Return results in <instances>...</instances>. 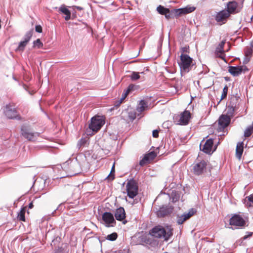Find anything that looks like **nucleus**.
<instances>
[{
  "instance_id": "f257e3e1",
  "label": "nucleus",
  "mask_w": 253,
  "mask_h": 253,
  "mask_svg": "<svg viewBox=\"0 0 253 253\" xmlns=\"http://www.w3.org/2000/svg\"><path fill=\"white\" fill-rule=\"evenodd\" d=\"M150 234L155 238H163L167 241L172 236V232L170 229H165L162 226H156L150 230Z\"/></svg>"
},
{
  "instance_id": "f03ea898",
  "label": "nucleus",
  "mask_w": 253,
  "mask_h": 253,
  "mask_svg": "<svg viewBox=\"0 0 253 253\" xmlns=\"http://www.w3.org/2000/svg\"><path fill=\"white\" fill-rule=\"evenodd\" d=\"M21 135L28 141H34L40 135V133L34 131L30 126L25 124L21 127Z\"/></svg>"
},
{
  "instance_id": "7ed1b4c3",
  "label": "nucleus",
  "mask_w": 253,
  "mask_h": 253,
  "mask_svg": "<svg viewBox=\"0 0 253 253\" xmlns=\"http://www.w3.org/2000/svg\"><path fill=\"white\" fill-rule=\"evenodd\" d=\"M1 109L7 118L17 120L21 119V117L17 114L16 109L10 104L6 105Z\"/></svg>"
},
{
  "instance_id": "20e7f679",
  "label": "nucleus",
  "mask_w": 253,
  "mask_h": 253,
  "mask_svg": "<svg viewBox=\"0 0 253 253\" xmlns=\"http://www.w3.org/2000/svg\"><path fill=\"white\" fill-rule=\"evenodd\" d=\"M126 189L127 196L131 199H133L138 194V185L133 178L130 179L128 181Z\"/></svg>"
},
{
  "instance_id": "39448f33",
  "label": "nucleus",
  "mask_w": 253,
  "mask_h": 253,
  "mask_svg": "<svg viewBox=\"0 0 253 253\" xmlns=\"http://www.w3.org/2000/svg\"><path fill=\"white\" fill-rule=\"evenodd\" d=\"M104 123V120L102 117L95 116L91 118L89 128L93 131L97 132L101 128Z\"/></svg>"
},
{
  "instance_id": "423d86ee",
  "label": "nucleus",
  "mask_w": 253,
  "mask_h": 253,
  "mask_svg": "<svg viewBox=\"0 0 253 253\" xmlns=\"http://www.w3.org/2000/svg\"><path fill=\"white\" fill-rule=\"evenodd\" d=\"M237 97L236 96L232 97L227 106L225 110V115H227L229 118L231 119L234 115L235 111L237 108Z\"/></svg>"
},
{
  "instance_id": "0eeeda50",
  "label": "nucleus",
  "mask_w": 253,
  "mask_h": 253,
  "mask_svg": "<svg viewBox=\"0 0 253 253\" xmlns=\"http://www.w3.org/2000/svg\"><path fill=\"white\" fill-rule=\"evenodd\" d=\"M207 163L204 161L197 162L192 165V171L195 175H202L206 171Z\"/></svg>"
},
{
  "instance_id": "6e6552de",
  "label": "nucleus",
  "mask_w": 253,
  "mask_h": 253,
  "mask_svg": "<svg viewBox=\"0 0 253 253\" xmlns=\"http://www.w3.org/2000/svg\"><path fill=\"white\" fill-rule=\"evenodd\" d=\"M225 43V40H223L221 42L218 44V46L216 47L215 55L216 58H219V60L222 61L223 62L226 63H232L233 60L230 61L228 63L225 57V53L223 50V46Z\"/></svg>"
},
{
  "instance_id": "1a4fd4ad",
  "label": "nucleus",
  "mask_w": 253,
  "mask_h": 253,
  "mask_svg": "<svg viewBox=\"0 0 253 253\" xmlns=\"http://www.w3.org/2000/svg\"><path fill=\"white\" fill-rule=\"evenodd\" d=\"M102 218L106 227H114L116 225V220L111 212H105L102 214Z\"/></svg>"
},
{
  "instance_id": "9d476101",
  "label": "nucleus",
  "mask_w": 253,
  "mask_h": 253,
  "mask_svg": "<svg viewBox=\"0 0 253 253\" xmlns=\"http://www.w3.org/2000/svg\"><path fill=\"white\" fill-rule=\"evenodd\" d=\"M231 119L227 115L224 114L221 115L218 120V126L217 130L218 132H221L223 131L225 128H226L230 124Z\"/></svg>"
},
{
  "instance_id": "9b49d317",
  "label": "nucleus",
  "mask_w": 253,
  "mask_h": 253,
  "mask_svg": "<svg viewBox=\"0 0 253 253\" xmlns=\"http://www.w3.org/2000/svg\"><path fill=\"white\" fill-rule=\"evenodd\" d=\"M173 210V207L169 206H163L157 212L159 217H163L170 214Z\"/></svg>"
},
{
  "instance_id": "f8f14e48",
  "label": "nucleus",
  "mask_w": 253,
  "mask_h": 253,
  "mask_svg": "<svg viewBox=\"0 0 253 253\" xmlns=\"http://www.w3.org/2000/svg\"><path fill=\"white\" fill-rule=\"evenodd\" d=\"M196 212L194 209H191L187 213H184L181 216L177 217V223L178 224H182L185 221L189 218Z\"/></svg>"
},
{
  "instance_id": "ddd939ff",
  "label": "nucleus",
  "mask_w": 253,
  "mask_h": 253,
  "mask_svg": "<svg viewBox=\"0 0 253 253\" xmlns=\"http://www.w3.org/2000/svg\"><path fill=\"white\" fill-rule=\"evenodd\" d=\"M229 11L222 10L217 13L215 16V20L218 22L225 23L227 18L229 16Z\"/></svg>"
},
{
  "instance_id": "4468645a",
  "label": "nucleus",
  "mask_w": 253,
  "mask_h": 253,
  "mask_svg": "<svg viewBox=\"0 0 253 253\" xmlns=\"http://www.w3.org/2000/svg\"><path fill=\"white\" fill-rule=\"evenodd\" d=\"M190 113L188 111H184L180 115L177 124L180 125H186L188 124L190 118Z\"/></svg>"
},
{
  "instance_id": "2eb2a0df",
  "label": "nucleus",
  "mask_w": 253,
  "mask_h": 253,
  "mask_svg": "<svg viewBox=\"0 0 253 253\" xmlns=\"http://www.w3.org/2000/svg\"><path fill=\"white\" fill-rule=\"evenodd\" d=\"M213 144V140L212 139H209L206 141L202 147L200 145V149L206 154H211Z\"/></svg>"
},
{
  "instance_id": "dca6fc26",
  "label": "nucleus",
  "mask_w": 253,
  "mask_h": 253,
  "mask_svg": "<svg viewBox=\"0 0 253 253\" xmlns=\"http://www.w3.org/2000/svg\"><path fill=\"white\" fill-rule=\"evenodd\" d=\"M114 216L117 220L122 221L126 217V212L124 208H118L115 211Z\"/></svg>"
},
{
  "instance_id": "f3484780",
  "label": "nucleus",
  "mask_w": 253,
  "mask_h": 253,
  "mask_svg": "<svg viewBox=\"0 0 253 253\" xmlns=\"http://www.w3.org/2000/svg\"><path fill=\"white\" fill-rule=\"evenodd\" d=\"M196 9V7L194 6H191L188 5L183 8H180L178 9H176V11L175 12H177L178 16L181 14H185L191 13L194 11Z\"/></svg>"
},
{
  "instance_id": "a211bd4d",
  "label": "nucleus",
  "mask_w": 253,
  "mask_h": 253,
  "mask_svg": "<svg viewBox=\"0 0 253 253\" xmlns=\"http://www.w3.org/2000/svg\"><path fill=\"white\" fill-rule=\"evenodd\" d=\"M69 164H71V166L72 167H75V171L76 173L75 174H78L80 171V169H79V168H80V166L79 165L78 162L77 161V159H76L74 161L69 160L68 161H66L65 163L63 164L62 168H65L67 165H69Z\"/></svg>"
},
{
  "instance_id": "6ab92c4d",
  "label": "nucleus",
  "mask_w": 253,
  "mask_h": 253,
  "mask_svg": "<svg viewBox=\"0 0 253 253\" xmlns=\"http://www.w3.org/2000/svg\"><path fill=\"white\" fill-rule=\"evenodd\" d=\"M58 10L66 15L64 17L65 20L68 21L71 18V12L65 5H61Z\"/></svg>"
},
{
  "instance_id": "aec40b11",
  "label": "nucleus",
  "mask_w": 253,
  "mask_h": 253,
  "mask_svg": "<svg viewBox=\"0 0 253 253\" xmlns=\"http://www.w3.org/2000/svg\"><path fill=\"white\" fill-rule=\"evenodd\" d=\"M237 8V2L234 1H229L227 4V9L225 11H229V14L233 13L235 12Z\"/></svg>"
},
{
  "instance_id": "412c9836",
  "label": "nucleus",
  "mask_w": 253,
  "mask_h": 253,
  "mask_svg": "<svg viewBox=\"0 0 253 253\" xmlns=\"http://www.w3.org/2000/svg\"><path fill=\"white\" fill-rule=\"evenodd\" d=\"M229 225L231 227H228L233 230L237 229V213H235L234 215L230 218L229 221Z\"/></svg>"
},
{
  "instance_id": "4be33fe9",
  "label": "nucleus",
  "mask_w": 253,
  "mask_h": 253,
  "mask_svg": "<svg viewBox=\"0 0 253 253\" xmlns=\"http://www.w3.org/2000/svg\"><path fill=\"white\" fill-rule=\"evenodd\" d=\"M180 57L181 63H192L193 58L187 54L181 53Z\"/></svg>"
},
{
  "instance_id": "5701e85b",
  "label": "nucleus",
  "mask_w": 253,
  "mask_h": 253,
  "mask_svg": "<svg viewBox=\"0 0 253 253\" xmlns=\"http://www.w3.org/2000/svg\"><path fill=\"white\" fill-rule=\"evenodd\" d=\"M148 107V105L146 102L144 100H141L137 106V111L141 113L144 111Z\"/></svg>"
},
{
  "instance_id": "b1692460",
  "label": "nucleus",
  "mask_w": 253,
  "mask_h": 253,
  "mask_svg": "<svg viewBox=\"0 0 253 253\" xmlns=\"http://www.w3.org/2000/svg\"><path fill=\"white\" fill-rule=\"evenodd\" d=\"M181 74L188 73L191 69V64H178Z\"/></svg>"
},
{
  "instance_id": "393cba45",
  "label": "nucleus",
  "mask_w": 253,
  "mask_h": 253,
  "mask_svg": "<svg viewBox=\"0 0 253 253\" xmlns=\"http://www.w3.org/2000/svg\"><path fill=\"white\" fill-rule=\"evenodd\" d=\"M176 9H174L173 10H170L168 9V12H167L165 14V16L166 19H169L170 18L173 17L174 16H178L177 12H175Z\"/></svg>"
},
{
  "instance_id": "a878e982",
  "label": "nucleus",
  "mask_w": 253,
  "mask_h": 253,
  "mask_svg": "<svg viewBox=\"0 0 253 253\" xmlns=\"http://www.w3.org/2000/svg\"><path fill=\"white\" fill-rule=\"evenodd\" d=\"M248 222V217L242 218L238 215V226L243 227L246 226V223Z\"/></svg>"
},
{
  "instance_id": "bb28decb",
  "label": "nucleus",
  "mask_w": 253,
  "mask_h": 253,
  "mask_svg": "<svg viewBox=\"0 0 253 253\" xmlns=\"http://www.w3.org/2000/svg\"><path fill=\"white\" fill-rule=\"evenodd\" d=\"M33 29H31L30 31L27 32L24 36V40L23 41L28 43L33 35Z\"/></svg>"
},
{
  "instance_id": "cd10ccee",
  "label": "nucleus",
  "mask_w": 253,
  "mask_h": 253,
  "mask_svg": "<svg viewBox=\"0 0 253 253\" xmlns=\"http://www.w3.org/2000/svg\"><path fill=\"white\" fill-rule=\"evenodd\" d=\"M253 133V124L250 126H249L245 130L244 132V136L245 137H250L252 133Z\"/></svg>"
},
{
  "instance_id": "c85d7f7f",
  "label": "nucleus",
  "mask_w": 253,
  "mask_h": 253,
  "mask_svg": "<svg viewBox=\"0 0 253 253\" xmlns=\"http://www.w3.org/2000/svg\"><path fill=\"white\" fill-rule=\"evenodd\" d=\"M26 211V208H23L21 209L20 211L18 213V218L21 221H25V213Z\"/></svg>"
},
{
  "instance_id": "c756f323",
  "label": "nucleus",
  "mask_w": 253,
  "mask_h": 253,
  "mask_svg": "<svg viewBox=\"0 0 253 253\" xmlns=\"http://www.w3.org/2000/svg\"><path fill=\"white\" fill-rule=\"evenodd\" d=\"M168 8H166L164 7V6H162L161 5H159L157 7V11L158 12L161 14V15H164L167 12H168Z\"/></svg>"
},
{
  "instance_id": "7c9ffc66",
  "label": "nucleus",
  "mask_w": 253,
  "mask_h": 253,
  "mask_svg": "<svg viewBox=\"0 0 253 253\" xmlns=\"http://www.w3.org/2000/svg\"><path fill=\"white\" fill-rule=\"evenodd\" d=\"M246 204L247 207H253V194L246 198Z\"/></svg>"
},
{
  "instance_id": "2f4dec72",
  "label": "nucleus",
  "mask_w": 253,
  "mask_h": 253,
  "mask_svg": "<svg viewBox=\"0 0 253 253\" xmlns=\"http://www.w3.org/2000/svg\"><path fill=\"white\" fill-rule=\"evenodd\" d=\"M129 77L132 81H136L140 79L139 73L136 72H132Z\"/></svg>"
},
{
  "instance_id": "473e14b6",
  "label": "nucleus",
  "mask_w": 253,
  "mask_h": 253,
  "mask_svg": "<svg viewBox=\"0 0 253 253\" xmlns=\"http://www.w3.org/2000/svg\"><path fill=\"white\" fill-rule=\"evenodd\" d=\"M180 194L175 191H172L171 193V197L172 202H175L178 201L180 198Z\"/></svg>"
},
{
  "instance_id": "72a5a7b5",
  "label": "nucleus",
  "mask_w": 253,
  "mask_h": 253,
  "mask_svg": "<svg viewBox=\"0 0 253 253\" xmlns=\"http://www.w3.org/2000/svg\"><path fill=\"white\" fill-rule=\"evenodd\" d=\"M244 149V143L243 142L238 143V159H240L242 155Z\"/></svg>"
},
{
  "instance_id": "f704fd0d",
  "label": "nucleus",
  "mask_w": 253,
  "mask_h": 253,
  "mask_svg": "<svg viewBox=\"0 0 253 253\" xmlns=\"http://www.w3.org/2000/svg\"><path fill=\"white\" fill-rule=\"evenodd\" d=\"M117 234L115 232H114L111 234L107 235L106 239L111 241H114L117 239Z\"/></svg>"
},
{
  "instance_id": "c9c22d12",
  "label": "nucleus",
  "mask_w": 253,
  "mask_h": 253,
  "mask_svg": "<svg viewBox=\"0 0 253 253\" xmlns=\"http://www.w3.org/2000/svg\"><path fill=\"white\" fill-rule=\"evenodd\" d=\"M228 92V86L226 85L224 86V87L223 88L222 93L221 96V98L219 101L218 102V104L219 103V102L223 99H224L226 96Z\"/></svg>"
},
{
  "instance_id": "e433bc0d",
  "label": "nucleus",
  "mask_w": 253,
  "mask_h": 253,
  "mask_svg": "<svg viewBox=\"0 0 253 253\" xmlns=\"http://www.w3.org/2000/svg\"><path fill=\"white\" fill-rule=\"evenodd\" d=\"M27 43L26 42H25L24 41H21L19 43V44H18V46L17 47V48L16 49V50H19V51H21V50H23L25 47V46H26L27 45Z\"/></svg>"
},
{
  "instance_id": "4c0bfd02",
  "label": "nucleus",
  "mask_w": 253,
  "mask_h": 253,
  "mask_svg": "<svg viewBox=\"0 0 253 253\" xmlns=\"http://www.w3.org/2000/svg\"><path fill=\"white\" fill-rule=\"evenodd\" d=\"M229 72L234 76H237V66H229Z\"/></svg>"
},
{
  "instance_id": "58836bf2",
  "label": "nucleus",
  "mask_w": 253,
  "mask_h": 253,
  "mask_svg": "<svg viewBox=\"0 0 253 253\" xmlns=\"http://www.w3.org/2000/svg\"><path fill=\"white\" fill-rule=\"evenodd\" d=\"M43 45L40 39H37L33 42V46L37 47L38 48H41Z\"/></svg>"
},
{
  "instance_id": "ea45409f",
  "label": "nucleus",
  "mask_w": 253,
  "mask_h": 253,
  "mask_svg": "<svg viewBox=\"0 0 253 253\" xmlns=\"http://www.w3.org/2000/svg\"><path fill=\"white\" fill-rule=\"evenodd\" d=\"M248 69L247 68V67L245 65H243L241 66H238V75L241 74V73L243 72L245 73L246 71H248Z\"/></svg>"
},
{
  "instance_id": "a19ab883",
  "label": "nucleus",
  "mask_w": 253,
  "mask_h": 253,
  "mask_svg": "<svg viewBox=\"0 0 253 253\" xmlns=\"http://www.w3.org/2000/svg\"><path fill=\"white\" fill-rule=\"evenodd\" d=\"M149 160V158H148V156H145L144 158L141 160L139 162V165L141 166H144L146 163Z\"/></svg>"
},
{
  "instance_id": "79ce46f5",
  "label": "nucleus",
  "mask_w": 253,
  "mask_h": 253,
  "mask_svg": "<svg viewBox=\"0 0 253 253\" xmlns=\"http://www.w3.org/2000/svg\"><path fill=\"white\" fill-rule=\"evenodd\" d=\"M128 116L130 120L133 121L136 118V113L133 111H130L128 112Z\"/></svg>"
},
{
  "instance_id": "37998d69",
  "label": "nucleus",
  "mask_w": 253,
  "mask_h": 253,
  "mask_svg": "<svg viewBox=\"0 0 253 253\" xmlns=\"http://www.w3.org/2000/svg\"><path fill=\"white\" fill-rule=\"evenodd\" d=\"M35 31L37 33H41L42 31V28L40 25H37L35 26Z\"/></svg>"
},
{
  "instance_id": "c03bdc74",
  "label": "nucleus",
  "mask_w": 253,
  "mask_h": 253,
  "mask_svg": "<svg viewBox=\"0 0 253 253\" xmlns=\"http://www.w3.org/2000/svg\"><path fill=\"white\" fill-rule=\"evenodd\" d=\"M133 88V85L130 84L128 86L127 89L125 91V93H126V95H128V93L131 91Z\"/></svg>"
},
{
  "instance_id": "a18cd8bd",
  "label": "nucleus",
  "mask_w": 253,
  "mask_h": 253,
  "mask_svg": "<svg viewBox=\"0 0 253 253\" xmlns=\"http://www.w3.org/2000/svg\"><path fill=\"white\" fill-rule=\"evenodd\" d=\"M252 54V51L250 50L248 52L246 53V57L245 58V61H244L243 63H245V62H248L249 61V59H248V56Z\"/></svg>"
},
{
  "instance_id": "49530a36",
  "label": "nucleus",
  "mask_w": 253,
  "mask_h": 253,
  "mask_svg": "<svg viewBox=\"0 0 253 253\" xmlns=\"http://www.w3.org/2000/svg\"><path fill=\"white\" fill-rule=\"evenodd\" d=\"M54 253H66L64 249L62 248L58 247V249H56Z\"/></svg>"
},
{
  "instance_id": "de8ad7c7",
  "label": "nucleus",
  "mask_w": 253,
  "mask_h": 253,
  "mask_svg": "<svg viewBox=\"0 0 253 253\" xmlns=\"http://www.w3.org/2000/svg\"><path fill=\"white\" fill-rule=\"evenodd\" d=\"M145 156H148V158L149 160L151 159H153L156 157V154L154 152H151L148 154L146 155Z\"/></svg>"
},
{
  "instance_id": "09e8293b",
  "label": "nucleus",
  "mask_w": 253,
  "mask_h": 253,
  "mask_svg": "<svg viewBox=\"0 0 253 253\" xmlns=\"http://www.w3.org/2000/svg\"><path fill=\"white\" fill-rule=\"evenodd\" d=\"M86 143V140L84 139H81L80 141L78 143V146H79L80 147L82 146V145H84Z\"/></svg>"
},
{
  "instance_id": "8fccbe9b",
  "label": "nucleus",
  "mask_w": 253,
  "mask_h": 253,
  "mask_svg": "<svg viewBox=\"0 0 253 253\" xmlns=\"http://www.w3.org/2000/svg\"><path fill=\"white\" fill-rule=\"evenodd\" d=\"M153 137L157 138L159 136V131L157 129L154 130L152 133Z\"/></svg>"
},
{
  "instance_id": "3c124183",
  "label": "nucleus",
  "mask_w": 253,
  "mask_h": 253,
  "mask_svg": "<svg viewBox=\"0 0 253 253\" xmlns=\"http://www.w3.org/2000/svg\"><path fill=\"white\" fill-rule=\"evenodd\" d=\"M253 234V232L249 233L247 235H245L244 236L243 238H241L240 240L243 241V240H244L247 239L249 237H251L252 236Z\"/></svg>"
},
{
  "instance_id": "603ef678",
  "label": "nucleus",
  "mask_w": 253,
  "mask_h": 253,
  "mask_svg": "<svg viewBox=\"0 0 253 253\" xmlns=\"http://www.w3.org/2000/svg\"><path fill=\"white\" fill-rule=\"evenodd\" d=\"M115 172V163H114L112 168H111V172H110V174H112V173H114Z\"/></svg>"
},
{
  "instance_id": "864d4df0",
  "label": "nucleus",
  "mask_w": 253,
  "mask_h": 253,
  "mask_svg": "<svg viewBox=\"0 0 253 253\" xmlns=\"http://www.w3.org/2000/svg\"><path fill=\"white\" fill-rule=\"evenodd\" d=\"M187 49H188V48H187V47H186V46H185V47H182V48H181V51H182V52H183L182 53H184V52H187Z\"/></svg>"
},
{
  "instance_id": "5fc2aeb1",
  "label": "nucleus",
  "mask_w": 253,
  "mask_h": 253,
  "mask_svg": "<svg viewBox=\"0 0 253 253\" xmlns=\"http://www.w3.org/2000/svg\"><path fill=\"white\" fill-rule=\"evenodd\" d=\"M124 99H123V98L121 97V98L120 99V100L118 101L117 104H116V106H119L120 105V104H121L122 103V102L123 101Z\"/></svg>"
},
{
  "instance_id": "6e6d98bb",
  "label": "nucleus",
  "mask_w": 253,
  "mask_h": 253,
  "mask_svg": "<svg viewBox=\"0 0 253 253\" xmlns=\"http://www.w3.org/2000/svg\"><path fill=\"white\" fill-rule=\"evenodd\" d=\"M244 0H238V3H239V2H241V3H242H242H243V2H244ZM240 8H241V7H240V6L239 5V4H238V10H239V9H240Z\"/></svg>"
},
{
  "instance_id": "4d7b16f0",
  "label": "nucleus",
  "mask_w": 253,
  "mask_h": 253,
  "mask_svg": "<svg viewBox=\"0 0 253 253\" xmlns=\"http://www.w3.org/2000/svg\"><path fill=\"white\" fill-rule=\"evenodd\" d=\"M75 8L79 10H82L83 9V7L79 6H76Z\"/></svg>"
},
{
  "instance_id": "13d9d810",
  "label": "nucleus",
  "mask_w": 253,
  "mask_h": 253,
  "mask_svg": "<svg viewBox=\"0 0 253 253\" xmlns=\"http://www.w3.org/2000/svg\"><path fill=\"white\" fill-rule=\"evenodd\" d=\"M127 95L126 94V93H124L123 94H122V97L123 98V99H125L126 97L127 96Z\"/></svg>"
},
{
  "instance_id": "bf43d9fd",
  "label": "nucleus",
  "mask_w": 253,
  "mask_h": 253,
  "mask_svg": "<svg viewBox=\"0 0 253 253\" xmlns=\"http://www.w3.org/2000/svg\"><path fill=\"white\" fill-rule=\"evenodd\" d=\"M33 207V204L32 203H30L29 204V208L30 209H32V208Z\"/></svg>"
},
{
  "instance_id": "052dcab7",
  "label": "nucleus",
  "mask_w": 253,
  "mask_h": 253,
  "mask_svg": "<svg viewBox=\"0 0 253 253\" xmlns=\"http://www.w3.org/2000/svg\"><path fill=\"white\" fill-rule=\"evenodd\" d=\"M141 60H143V62H146L150 60V58H145V59H141Z\"/></svg>"
},
{
  "instance_id": "680f3d73",
  "label": "nucleus",
  "mask_w": 253,
  "mask_h": 253,
  "mask_svg": "<svg viewBox=\"0 0 253 253\" xmlns=\"http://www.w3.org/2000/svg\"><path fill=\"white\" fill-rule=\"evenodd\" d=\"M237 151H238V150H237V145L236 147V149H235V155L237 156Z\"/></svg>"
},
{
  "instance_id": "e2e57ef3",
  "label": "nucleus",
  "mask_w": 253,
  "mask_h": 253,
  "mask_svg": "<svg viewBox=\"0 0 253 253\" xmlns=\"http://www.w3.org/2000/svg\"><path fill=\"white\" fill-rule=\"evenodd\" d=\"M136 62V60H133V61H130V62H127L126 63H129V64H131V63H133L134 62Z\"/></svg>"
},
{
  "instance_id": "0e129e2a",
  "label": "nucleus",
  "mask_w": 253,
  "mask_h": 253,
  "mask_svg": "<svg viewBox=\"0 0 253 253\" xmlns=\"http://www.w3.org/2000/svg\"><path fill=\"white\" fill-rule=\"evenodd\" d=\"M224 79L226 81H229V78L227 77H225Z\"/></svg>"
},
{
  "instance_id": "69168bd1",
  "label": "nucleus",
  "mask_w": 253,
  "mask_h": 253,
  "mask_svg": "<svg viewBox=\"0 0 253 253\" xmlns=\"http://www.w3.org/2000/svg\"><path fill=\"white\" fill-rule=\"evenodd\" d=\"M138 54H139V53L136 54H135V55L134 57H133V58H134L135 57H137L138 55ZM130 58H132V57H131Z\"/></svg>"
},
{
  "instance_id": "338daca9",
  "label": "nucleus",
  "mask_w": 253,
  "mask_h": 253,
  "mask_svg": "<svg viewBox=\"0 0 253 253\" xmlns=\"http://www.w3.org/2000/svg\"><path fill=\"white\" fill-rule=\"evenodd\" d=\"M244 113H244V114H242V115H241V116H243L244 114H246V110L245 111Z\"/></svg>"
},
{
  "instance_id": "774afa93",
  "label": "nucleus",
  "mask_w": 253,
  "mask_h": 253,
  "mask_svg": "<svg viewBox=\"0 0 253 253\" xmlns=\"http://www.w3.org/2000/svg\"><path fill=\"white\" fill-rule=\"evenodd\" d=\"M13 79L14 80H16V78H15L14 77H13Z\"/></svg>"
}]
</instances>
